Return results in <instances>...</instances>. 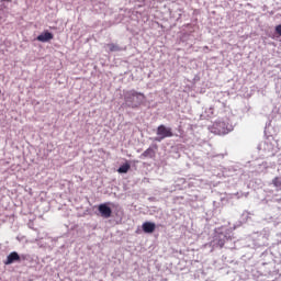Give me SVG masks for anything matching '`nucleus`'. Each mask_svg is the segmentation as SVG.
Instances as JSON below:
<instances>
[{
    "label": "nucleus",
    "mask_w": 281,
    "mask_h": 281,
    "mask_svg": "<svg viewBox=\"0 0 281 281\" xmlns=\"http://www.w3.org/2000/svg\"><path fill=\"white\" fill-rule=\"evenodd\" d=\"M140 157H143L144 159L149 158L153 159V157H155V149L153 148H147L142 155Z\"/></svg>",
    "instance_id": "6e6552de"
},
{
    "label": "nucleus",
    "mask_w": 281,
    "mask_h": 281,
    "mask_svg": "<svg viewBox=\"0 0 281 281\" xmlns=\"http://www.w3.org/2000/svg\"><path fill=\"white\" fill-rule=\"evenodd\" d=\"M98 210L103 218H111V214H113V211L109 205H106V203L100 204Z\"/></svg>",
    "instance_id": "20e7f679"
},
{
    "label": "nucleus",
    "mask_w": 281,
    "mask_h": 281,
    "mask_svg": "<svg viewBox=\"0 0 281 281\" xmlns=\"http://www.w3.org/2000/svg\"><path fill=\"white\" fill-rule=\"evenodd\" d=\"M157 135L156 142H161V139H166V137H173L175 134L172 133V127H166V125H159L157 127Z\"/></svg>",
    "instance_id": "f03ea898"
},
{
    "label": "nucleus",
    "mask_w": 281,
    "mask_h": 281,
    "mask_svg": "<svg viewBox=\"0 0 281 281\" xmlns=\"http://www.w3.org/2000/svg\"><path fill=\"white\" fill-rule=\"evenodd\" d=\"M108 47L110 49V52H120L122 48H120V46H117V44H108Z\"/></svg>",
    "instance_id": "9b49d317"
},
{
    "label": "nucleus",
    "mask_w": 281,
    "mask_h": 281,
    "mask_svg": "<svg viewBox=\"0 0 281 281\" xmlns=\"http://www.w3.org/2000/svg\"><path fill=\"white\" fill-rule=\"evenodd\" d=\"M217 245L221 249H223V247H225V239H218Z\"/></svg>",
    "instance_id": "f8f14e48"
},
{
    "label": "nucleus",
    "mask_w": 281,
    "mask_h": 281,
    "mask_svg": "<svg viewBox=\"0 0 281 281\" xmlns=\"http://www.w3.org/2000/svg\"><path fill=\"white\" fill-rule=\"evenodd\" d=\"M14 262H21V256L16 251L9 254L7 260H4V265H12Z\"/></svg>",
    "instance_id": "39448f33"
},
{
    "label": "nucleus",
    "mask_w": 281,
    "mask_h": 281,
    "mask_svg": "<svg viewBox=\"0 0 281 281\" xmlns=\"http://www.w3.org/2000/svg\"><path fill=\"white\" fill-rule=\"evenodd\" d=\"M272 186H274V188H276L278 191H281V177H276V178L272 180Z\"/></svg>",
    "instance_id": "9d476101"
},
{
    "label": "nucleus",
    "mask_w": 281,
    "mask_h": 281,
    "mask_svg": "<svg viewBox=\"0 0 281 281\" xmlns=\"http://www.w3.org/2000/svg\"><path fill=\"white\" fill-rule=\"evenodd\" d=\"M4 1L11 2L12 0H4Z\"/></svg>",
    "instance_id": "4468645a"
},
{
    "label": "nucleus",
    "mask_w": 281,
    "mask_h": 281,
    "mask_svg": "<svg viewBox=\"0 0 281 281\" xmlns=\"http://www.w3.org/2000/svg\"><path fill=\"white\" fill-rule=\"evenodd\" d=\"M210 131L214 135H227L228 133L225 122L223 121L213 123V125L210 127Z\"/></svg>",
    "instance_id": "7ed1b4c3"
},
{
    "label": "nucleus",
    "mask_w": 281,
    "mask_h": 281,
    "mask_svg": "<svg viewBox=\"0 0 281 281\" xmlns=\"http://www.w3.org/2000/svg\"><path fill=\"white\" fill-rule=\"evenodd\" d=\"M276 33L279 34V36H281V24L276 26Z\"/></svg>",
    "instance_id": "ddd939ff"
},
{
    "label": "nucleus",
    "mask_w": 281,
    "mask_h": 281,
    "mask_svg": "<svg viewBox=\"0 0 281 281\" xmlns=\"http://www.w3.org/2000/svg\"><path fill=\"white\" fill-rule=\"evenodd\" d=\"M156 227L157 226L153 222H145L142 225L143 232L145 234H153V232H155Z\"/></svg>",
    "instance_id": "423d86ee"
},
{
    "label": "nucleus",
    "mask_w": 281,
    "mask_h": 281,
    "mask_svg": "<svg viewBox=\"0 0 281 281\" xmlns=\"http://www.w3.org/2000/svg\"><path fill=\"white\" fill-rule=\"evenodd\" d=\"M54 38V34L50 32H44L37 36V41L41 43H49Z\"/></svg>",
    "instance_id": "0eeeda50"
},
{
    "label": "nucleus",
    "mask_w": 281,
    "mask_h": 281,
    "mask_svg": "<svg viewBox=\"0 0 281 281\" xmlns=\"http://www.w3.org/2000/svg\"><path fill=\"white\" fill-rule=\"evenodd\" d=\"M128 170H131V165L128 162H126L117 169V172H120V175H126V172H128Z\"/></svg>",
    "instance_id": "1a4fd4ad"
},
{
    "label": "nucleus",
    "mask_w": 281,
    "mask_h": 281,
    "mask_svg": "<svg viewBox=\"0 0 281 281\" xmlns=\"http://www.w3.org/2000/svg\"><path fill=\"white\" fill-rule=\"evenodd\" d=\"M144 100H146V95L142 92L130 90L125 93V102L130 104L132 109L142 106Z\"/></svg>",
    "instance_id": "f257e3e1"
}]
</instances>
